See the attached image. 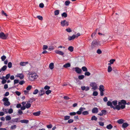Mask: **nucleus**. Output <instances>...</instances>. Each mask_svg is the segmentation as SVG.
Segmentation results:
<instances>
[{"instance_id":"obj_1","label":"nucleus","mask_w":130,"mask_h":130,"mask_svg":"<svg viewBox=\"0 0 130 130\" xmlns=\"http://www.w3.org/2000/svg\"><path fill=\"white\" fill-rule=\"evenodd\" d=\"M28 76L29 80L31 81L35 80L38 77L36 73L34 72L29 73L28 74Z\"/></svg>"},{"instance_id":"obj_2","label":"nucleus","mask_w":130,"mask_h":130,"mask_svg":"<svg viewBox=\"0 0 130 130\" xmlns=\"http://www.w3.org/2000/svg\"><path fill=\"white\" fill-rule=\"evenodd\" d=\"M122 103H121V100L118 103V105L116 106V109L118 110L120 109H123L125 108V106L124 105H122Z\"/></svg>"},{"instance_id":"obj_3","label":"nucleus","mask_w":130,"mask_h":130,"mask_svg":"<svg viewBox=\"0 0 130 130\" xmlns=\"http://www.w3.org/2000/svg\"><path fill=\"white\" fill-rule=\"evenodd\" d=\"M8 100V99L6 97L4 98L2 100V101L4 102V104L5 106H7L10 105V103Z\"/></svg>"},{"instance_id":"obj_4","label":"nucleus","mask_w":130,"mask_h":130,"mask_svg":"<svg viewBox=\"0 0 130 130\" xmlns=\"http://www.w3.org/2000/svg\"><path fill=\"white\" fill-rule=\"evenodd\" d=\"M99 41H97L96 40H93L91 44V47L92 48L97 46L100 43Z\"/></svg>"},{"instance_id":"obj_5","label":"nucleus","mask_w":130,"mask_h":130,"mask_svg":"<svg viewBox=\"0 0 130 130\" xmlns=\"http://www.w3.org/2000/svg\"><path fill=\"white\" fill-rule=\"evenodd\" d=\"M8 33L5 34L3 32H1L0 33V38L4 40L6 39L8 37Z\"/></svg>"},{"instance_id":"obj_6","label":"nucleus","mask_w":130,"mask_h":130,"mask_svg":"<svg viewBox=\"0 0 130 130\" xmlns=\"http://www.w3.org/2000/svg\"><path fill=\"white\" fill-rule=\"evenodd\" d=\"M90 86L92 87V89L94 90H95L97 88V84L94 82L91 83L90 84Z\"/></svg>"},{"instance_id":"obj_7","label":"nucleus","mask_w":130,"mask_h":130,"mask_svg":"<svg viewBox=\"0 0 130 130\" xmlns=\"http://www.w3.org/2000/svg\"><path fill=\"white\" fill-rule=\"evenodd\" d=\"M61 26L63 27L65 26H68L69 25V23L68 22H66V20H64L61 22Z\"/></svg>"},{"instance_id":"obj_8","label":"nucleus","mask_w":130,"mask_h":130,"mask_svg":"<svg viewBox=\"0 0 130 130\" xmlns=\"http://www.w3.org/2000/svg\"><path fill=\"white\" fill-rule=\"evenodd\" d=\"M74 69H75V71L78 74L80 73L82 71V70L80 68L78 67H75V68H74L73 69V70Z\"/></svg>"},{"instance_id":"obj_9","label":"nucleus","mask_w":130,"mask_h":130,"mask_svg":"<svg viewBox=\"0 0 130 130\" xmlns=\"http://www.w3.org/2000/svg\"><path fill=\"white\" fill-rule=\"evenodd\" d=\"M15 77L19 78L20 79H22L24 78L23 75L22 74H19L15 76Z\"/></svg>"},{"instance_id":"obj_10","label":"nucleus","mask_w":130,"mask_h":130,"mask_svg":"<svg viewBox=\"0 0 130 130\" xmlns=\"http://www.w3.org/2000/svg\"><path fill=\"white\" fill-rule=\"evenodd\" d=\"M55 52L57 54L62 56L64 54V53L62 51L57 50H55Z\"/></svg>"},{"instance_id":"obj_11","label":"nucleus","mask_w":130,"mask_h":130,"mask_svg":"<svg viewBox=\"0 0 130 130\" xmlns=\"http://www.w3.org/2000/svg\"><path fill=\"white\" fill-rule=\"evenodd\" d=\"M98 109L96 107L93 108L92 110V112L93 113H97L98 112Z\"/></svg>"},{"instance_id":"obj_12","label":"nucleus","mask_w":130,"mask_h":130,"mask_svg":"<svg viewBox=\"0 0 130 130\" xmlns=\"http://www.w3.org/2000/svg\"><path fill=\"white\" fill-rule=\"evenodd\" d=\"M121 100V103H122L123 105H124L125 106L126 104H127V105H129L130 104V103L129 102H128L127 103H126V102L125 100Z\"/></svg>"},{"instance_id":"obj_13","label":"nucleus","mask_w":130,"mask_h":130,"mask_svg":"<svg viewBox=\"0 0 130 130\" xmlns=\"http://www.w3.org/2000/svg\"><path fill=\"white\" fill-rule=\"evenodd\" d=\"M75 38V35H73L72 36H69L68 38V40L69 41H71L74 39Z\"/></svg>"},{"instance_id":"obj_14","label":"nucleus","mask_w":130,"mask_h":130,"mask_svg":"<svg viewBox=\"0 0 130 130\" xmlns=\"http://www.w3.org/2000/svg\"><path fill=\"white\" fill-rule=\"evenodd\" d=\"M28 63V62H21L20 63V65L22 66H25Z\"/></svg>"},{"instance_id":"obj_15","label":"nucleus","mask_w":130,"mask_h":130,"mask_svg":"<svg viewBox=\"0 0 130 130\" xmlns=\"http://www.w3.org/2000/svg\"><path fill=\"white\" fill-rule=\"evenodd\" d=\"M39 93L40 95L42 96L45 94V92L44 90H41L39 91Z\"/></svg>"},{"instance_id":"obj_16","label":"nucleus","mask_w":130,"mask_h":130,"mask_svg":"<svg viewBox=\"0 0 130 130\" xmlns=\"http://www.w3.org/2000/svg\"><path fill=\"white\" fill-rule=\"evenodd\" d=\"M7 66L6 65L4 66L1 69H0V72L2 71H5L7 69Z\"/></svg>"},{"instance_id":"obj_17","label":"nucleus","mask_w":130,"mask_h":130,"mask_svg":"<svg viewBox=\"0 0 130 130\" xmlns=\"http://www.w3.org/2000/svg\"><path fill=\"white\" fill-rule=\"evenodd\" d=\"M99 90L100 91H104L105 90L104 86L102 85H100Z\"/></svg>"},{"instance_id":"obj_18","label":"nucleus","mask_w":130,"mask_h":130,"mask_svg":"<svg viewBox=\"0 0 130 130\" xmlns=\"http://www.w3.org/2000/svg\"><path fill=\"white\" fill-rule=\"evenodd\" d=\"M22 123H25L26 124H27L28 123L29 121L27 120H21L20 121Z\"/></svg>"},{"instance_id":"obj_19","label":"nucleus","mask_w":130,"mask_h":130,"mask_svg":"<svg viewBox=\"0 0 130 130\" xmlns=\"http://www.w3.org/2000/svg\"><path fill=\"white\" fill-rule=\"evenodd\" d=\"M71 66V64L70 63H66L63 66V67L64 68H67L68 67H69Z\"/></svg>"},{"instance_id":"obj_20","label":"nucleus","mask_w":130,"mask_h":130,"mask_svg":"<svg viewBox=\"0 0 130 130\" xmlns=\"http://www.w3.org/2000/svg\"><path fill=\"white\" fill-rule=\"evenodd\" d=\"M129 125V124L126 123H123L122 125V127L123 128H126Z\"/></svg>"},{"instance_id":"obj_21","label":"nucleus","mask_w":130,"mask_h":130,"mask_svg":"<svg viewBox=\"0 0 130 130\" xmlns=\"http://www.w3.org/2000/svg\"><path fill=\"white\" fill-rule=\"evenodd\" d=\"M124 122V120L122 119H120L117 121V122L119 124H121L123 123Z\"/></svg>"},{"instance_id":"obj_22","label":"nucleus","mask_w":130,"mask_h":130,"mask_svg":"<svg viewBox=\"0 0 130 130\" xmlns=\"http://www.w3.org/2000/svg\"><path fill=\"white\" fill-rule=\"evenodd\" d=\"M40 111H38L37 112H34L33 113V115L35 116H39L40 114Z\"/></svg>"},{"instance_id":"obj_23","label":"nucleus","mask_w":130,"mask_h":130,"mask_svg":"<svg viewBox=\"0 0 130 130\" xmlns=\"http://www.w3.org/2000/svg\"><path fill=\"white\" fill-rule=\"evenodd\" d=\"M54 64L53 63H50L49 66V68L51 69H52L54 68Z\"/></svg>"},{"instance_id":"obj_24","label":"nucleus","mask_w":130,"mask_h":130,"mask_svg":"<svg viewBox=\"0 0 130 130\" xmlns=\"http://www.w3.org/2000/svg\"><path fill=\"white\" fill-rule=\"evenodd\" d=\"M73 47L72 46H70L68 48V50L71 52H72L73 51Z\"/></svg>"},{"instance_id":"obj_25","label":"nucleus","mask_w":130,"mask_h":130,"mask_svg":"<svg viewBox=\"0 0 130 130\" xmlns=\"http://www.w3.org/2000/svg\"><path fill=\"white\" fill-rule=\"evenodd\" d=\"M6 120V121H9L11 120V117L9 115L5 117Z\"/></svg>"},{"instance_id":"obj_26","label":"nucleus","mask_w":130,"mask_h":130,"mask_svg":"<svg viewBox=\"0 0 130 130\" xmlns=\"http://www.w3.org/2000/svg\"><path fill=\"white\" fill-rule=\"evenodd\" d=\"M59 10H56L54 11V13L55 15H58L59 14Z\"/></svg>"},{"instance_id":"obj_27","label":"nucleus","mask_w":130,"mask_h":130,"mask_svg":"<svg viewBox=\"0 0 130 130\" xmlns=\"http://www.w3.org/2000/svg\"><path fill=\"white\" fill-rule=\"evenodd\" d=\"M82 69L83 71L84 72H87L88 70L87 68L85 66L82 67Z\"/></svg>"},{"instance_id":"obj_28","label":"nucleus","mask_w":130,"mask_h":130,"mask_svg":"<svg viewBox=\"0 0 130 130\" xmlns=\"http://www.w3.org/2000/svg\"><path fill=\"white\" fill-rule=\"evenodd\" d=\"M35 101V100L34 98H31L29 99L28 102L29 103H32L34 101Z\"/></svg>"},{"instance_id":"obj_29","label":"nucleus","mask_w":130,"mask_h":130,"mask_svg":"<svg viewBox=\"0 0 130 130\" xmlns=\"http://www.w3.org/2000/svg\"><path fill=\"white\" fill-rule=\"evenodd\" d=\"M19 118H17L15 119H13L12 120V121L13 122H17L18 121V120L19 119Z\"/></svg>"},{"instance_id":"obj_30","label":"nucleus","mask_w":130,"mask_h":130,"mask_svg":"<svg viewBox=\"0 0 130 130\" xmlns=\"http://www.w3.org/2000/svg\"><path fill=\"white\" fill-rule=\"evenodd\" d=\"M97 119V118L95 116H92L91 118V120L92 121L95 120L96 121Z\"/></svg>"},{"instance_id":"obj_31","label":"nucleus","mask_w":130,"mask_h":130,"mask_svg":"<svg viewBox=\"0 0 130 130\" xmlns=\"http://www.w3.org/2000/svg\"><path fill=\"white\" fill-rule=\"evenodd\" d=\"M31 106V104L29 103H27L25 105V107L27 108H29Z\"/></svg>"},{"instance_id":"obj_32","label":"nucleus","mask_w":130,"mask_h":130,"mask_svg":"<svg viewBox=\"0 0 130 130\" xmlns=\"http://www.w3.org/2000/svg\"><path fill=\"white\" fill-rule=\"evenodd\" d=\"M112 127V126L111 124H109L106 126V128L108 129H111Z\"/></svg>"},{"instance_id":"obj_33","label":"nucleus","mask_w":130,"mask_h":130,"mask_svg":"<svg viewBox=\"0 0 130 130\" xmlns=\"http://www.w3.org/2000/svg\"><path fill=\"white\" fill-rule=\"evenodd\" d=\"M61 16L64 18H66L67 17V14L66 13L64 12L62 14Z\"/></svg>"},{"instance_id":"obj_34","label":"nucleus","mask_w":130,"mask_h":130,"mask_svg":"<svg viewBox=\"0 0 130 130\" xmlns=\"http://www.w3.org/2000/svg\"><path fill=\"white\" fill-rule=\"evenodd\" d=\"M112 67L110 66H108V72H110L112 71Z\"/></svg>"},{"instance_id":"obj_35","label":"nucleus","mask_w":130,"mask_h":130,"mask_svg":"<svg viewBox=\"0 0 130 130\" xmlns=\"http://www.w3.org/2000/svg\"><path fill=\"white\" fill-rule=\"evenodd\" d=\"M107 105L108 106H110V107L112 105V103L110 101H108L107 102Z\"/></svg>"},{"instance_id":"obj_36","label":"nucleus","mask_w":130,"mask_h":130,"mask_svg":"<svg viewBox=\"0 0 130 130\" xmlns=\"http://www.w3.org/2000/svg\"><path fill=\"white\" fill-rule=\"evenodd\" d=\"M82 114L84 115H86L89 114V112L88 111H85L83 112L82 113Z\"/></svg>"},{"instance_id":"obj_37","label":"nucleus","mask_w":130,"mask_h":130,"mask_svg":"<svg viewBox=\"0 0 130 130\" xmlns=\"http://www.w3.org/2000/svg\"><path fill=\"white\" fill-rule=\"evenodd\" d=\"M0 79L2 80V81H10L9 80L7 81L5 79V77L4 76H3L2 77H0Z\"/></svg>"},{"instance_id":"obj_38","label":"nucleus","mask_w":130,"mask_h":130,"mask_svg":"<svg viewBox=\"0 0 130 130\" xmlns=\"http://www.w3.org/2000/svg\"><path fill=\"white\" fill-rule=\"evenodd\" d=\"M16 125H12L10 128L11 130H13L15 129L16 128Z\"/></svg>"},{"instance_id":"obj_39","label":"nucleus","mask_w":130,"mask_h":130,"mask_svg":"<svg viewBox=\"0 0 130 130\" xmlns=\"http://www.w3.org/2000/svg\"><path fill=\"white\" fill-rule=\"evenodd\" d=\"M84 76L83 75H79L78 76V78L79 79H82L84 78Z\"/></svg>"},{"instance_id":"obj_40","label":"nucleus","mask_w":130,"mask_h":130,"mask_svg":"<svg viewBox=\"0 0 130 130\" xmlns=\"http://www.w3.org/2000/svg\"><path fill=\"white\" fill-rule=\"evenodd\" d=\"M10 76V74H7L5 76V78L6 79H8Z\"/></svg>"},{"instance_id":"obj_41","label":"nucleus","mask_w":130,"mask_h":130,"mask_svg":"<svg viewBox=\"0 0 130 130\" xmlns=\"http://www.w3.org/2000/svg\"><path fill=\"white\" fill-rule=\"evenodd\" d=\"M117 100H115L112 102V104H113L114 106H116L117 104Z\"/></svg>"},{"instance_id":"obj_42","label":"nucleus","mask_w":130,"mask_h":130,"mask_svg":"<svg viewBox=\"0 0 130 130\" xmlns=\"http://www.w3.org/2000/svg\"><path fill=\"white\" fill-rule=\"evenodd\" d=\"M51 92L52 91L51 90H48L46 91H45V93L46 94L48 95L51 93Z\"/></svg>"},{"instance_id":"obj_43","label":"nucleus","mask_w":130,"mask_h":130,"mask_svg":"<svg viewBox=\"0 0 130 130\" xmlns=\"http://www.w3.org/2000/svg\"><path fill=\"white\" fill-rule=\"evenodd\" d=\"M8 113H11L13 112V110L12 108H10L9 109H8Z\"/></svg>"},{"instance_id":"obj_44","label":"nucleus","mask_w":130,"mask_h":130,"mask_svg":"<svg viewBox=\"0 0 130 130\" xmlns=\"http://www.w3.org/2000/svg\"><path fill=\"white\" fill-rule=\"evenodd\" d=\"M2 15H4L6 17L7 16V15L6 13L3 10H2Z\"/></svg>"},{"instance_id":"obj_45","label":"nucleus","mask_w":130,"mask_h":130,"mask_svg":"<svg viewBox=\"0 0 130 130\" xmlns=\"http://www.w3.org/2000/svg\"><path fill=\"white\" fill-rule=\"evenodd\" d=\"M39 92V91L38 89H36L34 90L33 92V94H37Z\"/></svg>"},{"instance_id":"obj_46","label":"nucleus","mask_w":130,"mask_h":130,"mask_svg":"<svg viewBox=\"0 0 130 130\" xmlns=\"http://www.w3.org/2000/svg\"><path fill=\"white\" fill-rule=\"evenodd\" d=\"M50 87L48 86L47 85H46L44 87V89L45 90H48L50 89Z\"/></svg>"},{"instance_id":"obj_47","label":"nucleus","mask_w":130,"mask_h":130,"mask_svg":"<svg viewBox=\"0 0 130 130\" xmlns=\"http://www.w3.org/2000/svg\"><path fill=\"white\" fill-rule=\"evenodd\" d=\"M90 73L89 72H86L85 73V75L86 76H89L90 75Z\"/></svg>"},{"instance_id":"obj_48","label":"nucleus","mask_w":130,"mask_h":130,"mask_svg":"<svg viewBox=\"0 0 130 130\" xmlns=\"http://www.w3.org/2000/svg\"><path fill=\"white\" fill-rule=\"evenodd\" d=\"M70 118V116H65L64 117V120H67L69 119Z\"/></svg>"},{"instance_id":"obj_49","label":"nucleus","mask_w":130,"mask_h":130,"mask_svg":"<svg viewBox=\"0 0 130 130\" xmlns=\"http://www.w3.org/2000/svg\"><path fill=\"white\" fill-rule=\"evenodd\" d=\"M8 67L9 68H11L12 67V63L11 62H9L8 64Z\"/></svg>"},{"instance_id":"obj_50","label":"nucleus","mask_w":130,"mask_h":130,"mask_svg":"<svg viewBox=\"0 0 130 130\" xmlns=\"http://www.w3.org/2000/svg\"><path fill=\"white\" fill-rule=\"evenodd\" d=\"M37 18L40 20H43L42 17L40 15H38L37 16Z\"/></svg>"},{"instance_id":"obj_51","label":"nucleus","mask_w":130,"mask_h":130,"mask_svg":"<svg viewBox=\"0 0 130 130\" xmlns=\"http://www.w3.org/2000/svg\"><path fill=\"white\" fill-rule=\"evenodd\" d=\"M54 49V47L53 46L50 47L48 49V50L51 51L52 50H53Z\"/></svg>"},{"instance_id":"obj_52","label":"nucleus","mask_w":130,"mask_h":130,"mask_svg":"<svg viewBox=\"0 0 130 130\" xmlns=\"http://www.w3.org/2000/svg\"><path fill=\"white\" fill-rule=\"evenodd\" d=\"M98 92L97 91H96L93 92V95L95 96H97L98 95Z\"/></svg>"},{"instance_id":"obj_53","label":"nucleus","mask_w":130,"mask_h":130,"mask_svg":"<svg viewBox=\"0 0 130 130\" xmlns=\"http://www.w3.org/2000/svg\"><path fill=\"white\" fill-rule=\"evenodd\" d=\"M8 109H4V108L2 109L3 111H4L6 113H8Z\"/></svg>"},{"instance_id":"obj_54","label":"nucleus","mask_w":130,"mask_h":130,"mask_svg":"<svg viewBox=\"0 0 130 130\" xmlns=\"http://www.w3.org/2000/svg\"><path fill=\"white\" fill-rule=\"evenodd\" d=\"M6 58V57L5 56H3L1 57V59L3 61H4Z\"/></svg>"},{"instance_id":"obj_55","label":"nucleus","mask_w":130,"mask_h":130,"mask_svg":"<svg viewBox=\"0 0 130 130\" xmlns=\"http://www.w3.org/2000/svg\"><path fill=\"white\" fill-rule=\"evenodd\" d=\"M101 112L103 115H105L106 114V111L105 110H103L101 111Z\"/></svg>"},{"instance_id":"obj_56","label":"nucleus","mask_w":130,"mask_h":130,"mask_svg":"<svg viewBox=\"0 0 130 130\" xmlns=\"http://www.w3.org/2000/svg\"><path fill=\"white\" fill-rule=\"evenodd\" d=\"M66 30L68 32H70L72 31L71 29L70 28H68L66 29Z\"/></svg>"},{"instance_id":"obj_57","label":"nucleus","mask_w":130,"mask_h":130,"mask_svg":"<svg viewBox=\"0 0 130 130\" xmlns=\"http://www.w3.org/2000/svg\"><path fill=\"white\" fill-rule=\"evenodd\" d=\"M97 29L95 31V32H94V33H92V35H91V37H92V38H93V37L94 36H95V35L96 34V32H97Z\"/></svg>"},{"instance_id":"obj_58","label":"nucleus","mask_w":130,"mask_h":130,"mask_svg":"<svg viewBox=\"0 0 130 130\" xmlns=\"http://www.w3.org/2000/svg\"><path fill=\"white\" fill-rule=\"evenodd\" d=\"M85 109V108H83L82 107H81L79 109V110L81 112H82L83 111V110H84Z\"/></svg>"},{"instance_id":"obj_59","label":"nucleus","mask_w":130,"mask_h":130,"mask_svg":"<svg viewBox=\"0 0 130 130\" xmlns=\"http://www.w3.org/2000/svg\"><path fill=\"white\" fill-rule=\"evenodd\" d=\"M31 86L29 85L26 88V89L28 90H30L31 88Z\"/></svg>"},{"instance_id":"obj_60","label":"nucleus","mask_w":130,"mask_h":130,"mask_svg":"<svg viewBox=\"0 0 130 130\" xmlns=\"http://www.w3.org/2000/svg\"><path fill=\"white\" fill-rule=\"evenodd\" d=\"M53 126L52 124H50L48 125H47L46 126V127L48 128H51Z\"/></svg>"},{"instance_id":"obj_61","label":"nucleus","mask_w":130,"mask_h":130,"mask_svg":"<svg viewBox=\"0 0 130 130\" xmlns=\"http://www.w3.org/2000/svg\"><path fill=\"white\" fill-rule=\"evenodd\" d=\"M76 113L75 112H71L70 113L69 115L71 116H74L75 115Z\"/></svg>"},{"instance_id":"obj_62","label":"nucleus","mask_w":130,"mask_h":130,"mask_svg":"<svg viewBox=\"0 0 130 130\" xmlns=\"http://www.w3.org/2000/svg\"><path fill=\"white\" fill-rule=\"evenodd\" d=\"M18 113L20 115H21L23 113V112L21 110L19 109L18 110Z\"/></svg>"},{"instance_id":"obj_63","label":"nucleus","mask_w":130,"mask_h":130,"mask_svg":"<svg viewBox=\"0 0 130 130\" xmlns=\"http://www.w3.org/2000/svg\"><path fill=\"white\" fill-rule=\"evenodd\" d=\"M70 2L69 1H67L65 2V4L66 6H68L69 5Z\"/></svg>"},{"instance_id":"obj_64","label":"nucleus","mask_w":130,"mask_h":130,"mask_svg":"<svg viewBox=\"0 0 130 130\" xmlns=\"http://www.w3.org/2000/svg\"><path fill=\"white\" fill-rule=\"evenodd\" d=\"M115 59H112L110 60L109 62L111 64L113 63L115 61Z\"/></svg>"}]
</instances>
